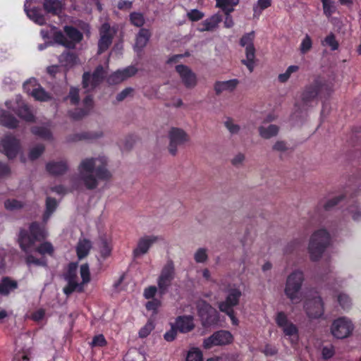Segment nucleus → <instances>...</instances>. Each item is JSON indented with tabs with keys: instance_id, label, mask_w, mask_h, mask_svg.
<instances>
[{
	"instance_id": "1",
	"label": "nucleus",
	"mask_w": 361,
	"mask_h": 361,
	"mask_svg": "<svg viewBox=\"0 0 361 361\" xmlns=\"http://www.w3.org/2000/svg\"><path fill=\"white\" fill-rule=\"evenodd\" d=\"M108 161L104 156L86 158L78 166L79 178L87 190H94L98 180L107 181L111 173L107 169Z\"/></svg>"
},
{
	"instance_id": "2",
	"label": "nucleus",
	"mask_w": 361,
	"mask_h": 361,
	"mask_svg": "<svg viewBox=\"0 0 361 361\" xmlns=\"http://www.w3.org/2000/svg\"><path fill=\"white\" fill-rule=\"evenodd\" d=\"M46 238L44 228L37 221L32 222L29 231L21 228L19 231L18 242L21 250L29 253L37 241H41Z\"/></svg>"
},
{
	"instance_id": "3",
	"label": "nucleus",
	"mask_w": 361,
	"mask_h": 361,
	"mask_svg": "<svg viewBox=\"0 0 361 361\" xmlns=\"http://www.w3.org/2000/svg\"><path fill=\"white\" fill-rule=\"evenodd\" d=\"M331 244V236L326 229L314 231L310 237L308 252L310 259L317 262L320 259L326 249Z\"/></svg>"
},
{
	"instance_id": "4",
	"label": "nucleus",
	"mask_w": 361,
	"mask_h": 361,
	"mask_svg": "<svg viewBox=\"0 0 361 361\" xmlns=\"http://www.w3.org/2000/svg\"><path fill=\"white\" fill-rule=\"evenodd\" d=\"M331 88L328 84L319 78L314 80L312 82L307 85L302 92L301 100L304 105L310 106L311 102L317 99L331 94Z\"/></svg>"
},
{
	"instance_id": "5",
	"label": "nucleus",
	"mask_w": 361,
	"mask_h": 361,
	"mask_svg": "<svg viewBox=\"0 0 361 361\" xmlns=\"http://www.w3.org/2000/svg\"><path fill=\"white\" fill-rule=\"evenodd\" d=\"M304 279L303 272L298 270L292 272L287 277L284 293L294 304H297L301 300L300 291Z\"/></svg>"
},
{
	"instance_id": "6",
	"label": "nucleus",
	"mask_w": 361,
	"mask_h": 361,
	"mask_svg": "<svg viewBox=\"0 0 361 361\" xmlns=\"http://www.w3.org/2000/svg\"><path fill=\"white\" fill-rule=\"evenodd\" d=\"M63 30L70 39L61 30H56L53 34L54 41L68 49H75V44L82 39V34L71 25H66Z\"/></svg>"
},
{
	"instance_id": "7",
	"label": "nucleus",
	"mask_w": 361,
	"mask_h": 361,
	"mask_svg": "<svg viewBox=\"0 0 361 361\" xmlns=\"http://www.w3.org/2000/svg\"><path fill=\"white\" fill-rule=\"evenodd\" d=\"M254 38V32H250L244 35L240 40V44L242 47H245L246 55V59H243L241 62L247 66L250 73L253 71L255 67V48L253 44Z\"/></svg>"
},
{
	"instance_id": "8",
	"label": "nucleus",
	"mask_w": 361,
	"mask_h": 361,
	"mask_svg": "<svg viewBox=\"0 0 361 361\" xmlns=\"http://www.w3.org/2000/svg\"><path fill=\"white\" fill-rule=\"evenodd\" d=\"M175 278V269L173 262H168L163 269L157 279V285L160 295H164L171 286Z\"/></svg>"
},
{
	"instance_id": "9",
	"label": "nucleus",
	"mask_w": 361,
	"mask_h": 361,
	"mask_svg": "<svg viewBox=\"0 0 361 361\" xmlns=\"http://www.w3.org/2000/svg\"><path fill=\"white\" fill-rule=\"evenodd\" d=\"M20 147V140L11 134L5 135L0 142V152L4 153L8 159L16 158Z\"/></svg>"
},
{
	"instance_id": "10",
	"label": "nucleus",
	"mask_w": 361,
	"mask_h": 361,
	"mask_svg": "<svg viewBox=\"0 0 361 361\" xmlns=\"http://www.w3.org/2000/svg\"><path fill=\"white\" fill-rule=\"evenodd\" d=\"M353 329L354 326L350 320L345 317H339L332 323L331 332L336 338L343 339L348 337Z\"/></svg>"
},
{
	"instance_id": "11",
	"label": "nucleus",
	"mask_w": 361,
	"mask_h": 361,
	"mask_svg": "<svg viewBox=\"0 0 361 361\" xmlns=\"http://www.w3.org/2000/svg\"><path fill=\"white\" fill-rule=\"evenodd\" d=\"M275 322L277 326L283 329L285 336H295V339L291 338V343L296 344L298 341V329L295 324L288 321V317L284 312H279L276 314Z\"/></svg>"
},
{
	"instance_id": "12",
	"label": "nucleus",
	"mask_w": 361,
	"mask_h": 361,
	"mask_svg": "<svg viewBox=\"0 0 361 361\" xmlns=\"http://www.w3.org/2000/svg\"><path fill=\"white\" fill-rule=\"evenodd\" d=\"M324 302L320 296L314 297L305 300L304 310L310 319H319L324 312Z\"/></svg>"
},
{
	"instance_id": "13",
	"label": "nucleus",
	"mask_w": 361,
	"mask_h": 361,
	"mask_svg": "<svg viewBox=\"0 0 361 361\" xmlns=\"http://www.w3.org/2000/svg\"><path fill=\"white\" fill-rule=\"evenodd\" d=\"M232 341L233 336L229 331L220 330L204 339L203 347L205 349H210L213 346L229 344Z\"/></svg>"
},
{
	"instance_id": "14",
	"label": "nucleus",
	"mask_w": 361,
	"mask_h": 361,
	"mask_svg": "<svg viewBox=\"0 0 361 361\" xmlns=\"http://www.w3.org/2000/svg\"><path fill=\"white\" fill-rule=\"evenodd\" d=\"M169 151L172 155H176L178 146L184 144L189 139L188 134L183 129L174 127L169 130Z\"/></svg>"
},
{
	"instance_id": "15",
	"label": "nucleus",
	"mask_w": 361,
	"mask_h": 361,
	"mask_svg": "<svg viewBox=\"0 0 361 361\" xmlns=\"http://www.w3.org/2000/svg\"><path fill=\"white\" fill-rule=\"evenodd\" d=\"M104 78V70L102 66H98L93 71L85 72L82 75V87L85 89L90 87L92 90L97 87Z\"/></svg>"
},
{
	"instance_id": "16",
	"label": "nucleus",
	"mask_w": 361,
	"mask_h": 361,
	"mask_svg": "<svg viewBox=\"0 0 361 361\" xmlns=\"http://www.w3.org/2000/svg\"><path fill=\"white\" fill-rule=\"evenodd\" d=\"M100 38L98 42V54H101L106 51L112 44L114 33L108 23L102 25L99 30Z\"/></svg>"
},
{
	"instance_id": "17",
	"label": "nucleus",
	"mask_w": 361,
	"mask_h": 361,
	"mask_svg": "<svg viewBox=\"0 0 361 361\" xmlns=\"http://www.w3.org/2000/svg\"><path fill=\"white\" fill-rule=\"evenodd\" d=\"M176 71L178 73L186 88L192 89L196 86L197 83V75L188 66L183 64L177 65Z\"/></svg>"
},
{
	"instance_id": "18",
	"label": "nucleus",
	"mask_w": 361,
	"mask_h": 361,
	"mask_svg": "<svg viewBox=\"0 0 361 361\" xmlns=\"http://www.w3.org/2000/svg\"><path fill=\"white\" fill-rule=\"evenodd\" d=\"M159 238L156 235H145L140 238L137 242V247L133 251L134 258L148 252L151 246L159 240Z\"/></svg>"
},
{
	"instance_id": "19",
	"label": "nucleus",
	"mask_w": 361,
	"mask_h": 361,
	"mask_svg": "<svg viewBox=\"0 0 361 361\" xmlns=\"http://www.w3.org/2000/svg\"><path fill=\"white\" fill-rule=\"evenodd\" d=\"M241 296V291L238 288L229 290L224 301L219 302V308L221 312H227L233 310V307L238 305Z\"/></svg>"
},
{
	"instance_id": "20",
	"label": "nucleus",
	"mask_w": 361,
	"mask_h": 361,
	"mask_svg": "<svg viewBox=\"0 0 361 361\" xmlns=\"http://www.w3.org/2000/svg\"><path fill=\"white\" fill-rule=\"evenodd\" d=\"M68 169L66 161H51L46 164L47 171L53 176H59L65 174Z\"/></svg>"
},
{
	"instance_id": "21",
	"label": "nucleus",
	"mask_w": 361,
	"mask_h": 361,
	"mask_svg": "<svg viewBox=\"0 0 361 361\" xmlns=\"http://www.w3.org/2000/svg\"><path fill=\"white\" fill-rule=\"evenodd\" d=\"M176 327L181 333H188L195 328L192 316H178L176 319Z\"/></svg>"
},
{
	"instance_id": "22",
	"label": "nucleus",
	"mask_w": 361,
	"mask_h": 361,
	"mask_svg": "<svg viewBox=\"0 0 361 361\" xmlns=\"http://www.w3.org/2000/svg\"><path fill=\"white\" fill-rule=\"evenodd\" d=\"M18 287V282L8 276L3 277L0 281V296H8Z\"/></svg>"
},
{
	"instance_id": "23",
	"label": "nucleus",
	"mask_w": 361,
	"mask_h": 361,
	"mask_svg": "<svg viewBox=\"0 0 361 361\" xmlns=\"http://www.w3.org/2000/svg\"><path fill=\"white\" fill-rule=\"evenodd\" d=\"M221 21L222 15L218 12L202 21V25L203 27L200 28L199 30L200 32L213 31Z\"/></svg>"
},
{
	"instance_id": "24",
	"label": "nucleus",
	"mask_w": 361,
	"mask_h": 361,
	"mask_svg": "<svg viewBox=\"0 0 361 361\" xmlns=\"http://www.w3.org/2000/svg\"><path fill=\"white\" fill-rule=\"evenodd\" d=\"M25 11L28 18L39 25L46 24V18L42 13V9L39 7H33L31 9L27 8L26 4L24 6Z\"/></svg>"
},
{
	"instance_id": "25",
	"label": "nucleus",
	"mask_w": 361,
	"mask_h": 361,
	"mask_svg": "<svg viewBox=\"0 0 361 361\" xmlns=\"http://www.w3.org/2000/svg\"><path fill=\"white\" fill-rule=\"evenodd\" d=\"M239 81L237 79H232L226 81H217L214 84V90L216 94H220L222 92L228 90L233 91Z\"/></svg>"
},
{
	"instance_id": "26",
	"label": "nucleus",
	"mask_w": 361,
	"mask_h": 361,
	"mask_svg": "<svg viewBox=\"0 0 361 361\" xmlns=\"http://www.w3.org/2000/svg\"><path fill=\"white\" fill-rule=\"evenodd\" d=\"M92 248V242L86 238L80 239L77 243L75 251L79 259L86 257Z\"/></svg>"
},
{
	"instance_id": "27",
	"label": "nucleus",
	"mask_w": 361,
	"mask_h": 361,
	"mask_svg": "<svg viewBox=\"0 0 361 361\" xmlns=\"http://www.w3.org/2000/svg\"><path fill=\"white\" fill-rule=\"evenodd\" d=\"M43 8L47 13L58 16L62 11V5L60 0H44Z\"/></svg>"
},
{
	"instance_id": "28",
	"label": "nucleus",
	"mask_w": 361,
	"mask_h": 361,
	"mask_svg": "<svg viewBox=\"0 0 361 361\" xmlns=\"http://www.w3.org/2000/svg\"><path fill=\"white\" fill-rule=\"evenodd\" d=\"M202 324L204 327L217 324L219 322V314L216 309L212 307L209 310V312L201 319Z\"/></svg>"
},
{
	"instance_id": "29",
	"label": "nucleus",
	"mask_w": 361,
	"mask_h": 361,
	"mask_svg": "<svg viewBox=\"0 0 361 361\" xmlns=\"http://www.w3.org/2000/svg\"><path fill=\"white\" fill-rule=\"evenodd\" d=\"M0 124L8 128H16L18 125V121L13 115L7 111H2L0 114Z\"/></svg>"
},
{
	"instance_id": "30",
	"label": "nucleus",
	"mask_w": 361,
	"mask_h": 361,
	"mask_svg": "<svg viewBox=\"0 0 361 361\" xmlns=\"http://www.w3.org/2000/svg\"><path fill=\"white\" fill-rule=\"evenodd\" d=\"M67 285L63 288V293L69 296L73 292L82 293L84 291V285L82 283H78L77 280H66Z\"/></svg>"
},
{
	"instance_id": "31",
	"label": "nucleus",
	"mask_w": 361,
	"mask_h": 361,
	"mask_svg": "<svg viewBox=\"0 0 361 361\" xmlns=\"http://www.w3.org/2000/svg\"><path fill=\"white\" fill-rule=\"evenodd\" d=\"M78 56L73 52L66 51L61 54L59 58L60 63L66 67H72L76 64Z\"/></svg>"
},
{
	"instance_id": "32",
	"label": "nucleus",
	"mask_w": 361,
	"mask_h": 361,
	"mask_svg": "<svg viewBox=\"0 0 361 361\" xmlns=\"http://www.w3.org/2000/svg\"><path fill=\"white\" fill-rule=\"evenodd\" d=\"M151 36V33L149 30L142 28L139 31L135 40V47L140 49H143L147 44Z\"/></svg>"
},
{
	"instance_id": "33",
	"label": "nucleus",
	"mask_w": 361,
	"mask_h": 361,
	"mask_svg": "<svg viewBox=\"0 0 361 361\" xmlns=\"http://www.w3.org/2000/svg\"><path fill=\"white\" fill-rule=\"evenodd\" d=\"M30 94L37 101L48 102L52 99L51 94L47 92L42 86L38 85L37 87L34 88Z\"/></svg>"
},
{
	"instance_id": "34",
	"label": "nucleus",
	"mask_w": 361,
	"mask_h": 361,
	"mask_svg": "<svg viewBox=\"0 0 361 361\" xmlns=\"http://www.w3.org/2000/svg\"><path fill=\"white\" fill-rule=\"evenodd\" d=\"M31 132L33 135L46 140H50L53 137L51 130L45 126H33Z\"/></svg>"
},
{
	"instance_id": "35",
	"label": "nucleus",
	"mask_w": 361,
	"mask_h": 361,
	"mask_svg": "<svg viewBox=\"0 0 361 361\" xmlns=\"http://www.w3.org/2000/svg\"><path fill=\"white\" fill-rule=\"evenodd\" d=\"M239 3V0H216V7L222 11L233 12L234 7Z\"/></svg>"
},
{
	"instance_id": "36",
	"label": "nucleus",
	"mask_w": 361,
	"mask_h": 361,
	"mask_svg": "<svg viewBox=\"0 0 361 361\" xmlns=\"http://www.w3.org/2000/svg\"><path fill=\"white\" fill-rule=\"evenodd\" d=\"M259 133L262 137L269 139L278 134L279 127L273 124L269 125L267 128L260 126L259 128Z\"/></svg>"
},
{
	"instance_id": "37",
	"label": "nucleus",
	"mask_w": 361,
	"mask_h": 361,
	"mask_svg": "<svg viewBox=\"0 0 361 361\" xmlns=\"http://www.w3.org/2000/svg\"><path fill=\"white\" fill-rule=\"evenodd\" d=\"M17 114L20 118L26 121L32 122L35 121V116L27 105L24 104L19 106Z\"/></svg>"
},
{
	"instance_id": "38",
	"label": "nucleus",
	"mask_w": 361,
	"mask_h": 361,
	"mask_svg": "<svg viewBox=\"0 0 361 361\" xmlns=\"http://www.w3.org/2000/svg\"><path fill=\"white\" fill-rule=\"evenodd\" d=\"M344 197H345V195H341L338 197H335L334 198L328 200L324 203H322L321 202L318 206L317 209H319V207H322L324 211H330L335 206H336L338 204V202H341Z\"/></svg>"
},
{
	"instance_id": "39",
	"label": "nucleus",
	"mask_w": 361,
	"mask_h": 361,
	"mask_svg": "<svg viewBox=\"0 0 361 361\" xmlns=\"http://www.w3.org/2000/svg\"><path fill=\"white\" fill-rule=\"evenodd\" d=\"M99 248H100V254H101V256L104 258V259H106L108 257L110 256L111 253V243H110V241L106 238L105 237H101L100 238V246H99Z\"/></svg>"
},
{
	"instance_id": "40",
	"label": "nucleus",
	"mask_w": 361,
	"mask_h": 361,
	"mask_svg": "<svg viewBox=\"0 0 361 361\" xmlns=\"http://www.w3.org/2000/svg\"><path fill=\"white\" fill-rule=\"evenodd\" d=\"M304 247L302 240L300 239L295 240L290 243L288 244L285 249V254H293L298 253V251L302 250Z\"/></svg>"
},
{
	"instance_id": "41",
	"label": "nucleus",
	"mask_w": 361,
	"mask_h": 361,
	"mask_svg": "<svg viewBox=\"0 0 361 361\" xmlns=\"http://www.w3.org/2000/svg\"><path fill=\"white\" fill-rule=\"evenodd\" d=\"M212 306L206 300L200 299L196 302V307L200 318L204 317Z\"/></svg>"
},
{
	"instance_id": "42",
	"label": "nucleus",
	"mask_w": 361,
	"mask_h": 361,
	"mask_svg": "<svg viewBox=\"0 0 361 361\" xmlns=\"http://www.w3.org/2000/svg\"><path fill=\"white\" fill-rule=\"evenodd\" d=\"M322 3L324 14L327 17H331L336 11L335 2L331 0H323Z\"/></svg>"
},
{
	"instance_id": "43",
	"label": "nucleus",
	"mask_w": 361,
	"mask_h": 361,
	"mask_svg": "<svg viewBox=\"0 0 361 361\" xmlns=\"http://www.w3.org/2000/svg\"><path fill=\"white\" fill-rule=\"evenodd\" d=\"M77 262H70L68 265V269L64 275L65 280H77Z\"/></svg>"
},
{
	"instance_id": "44",
	"label": "nucleus",
	"mask_w": 361,
	"mask_h": 361,
	"mask_svg": "<svg viewBox=\"0 0 361 361\" xmlns=\"http://www.w3.org/2000/svg\"><path fill=\"white\" fill-rule=\"evenodd\" d=\"M299 70V66L293 65L290 66L285 73H281L278 76V80L280 82L284 83L288 80L292 73L297 72Z\"/></svg>"
},
{
	"instance_id": "45",
	"label": "nucleus",
	"mask_w": 361,
	"mask_h": 361,
	"mask_svg": "<svg viewBox=\"0 0 361 361\" xmlns=\"http://www.w3.org/2000/svg\"><path fill=\"white\" fill-rule=\"evenodd\" d=\"M65 100H70L72 105H76L79 103V89L77 87H71L67 97L64 98Z\"/></svg>"
},
{
	"instance_id": "46",
	"label": "nucleus",
	"mask_w": 361,
	"mask_h": 361,
	"mask_svg": "<svg viewBox=\"0 0 361 361\" xmlns=\"http://www.w3.org/2000/svg\"><path fill=\"white\" fill-rule=\"evenodd\" d=\"M323 44L330 47L332 51L337 50L339 47V44L336 39V36L332 32H331L324 38Z\"/></svg>"
},
{
	"instance_id": "47",
	"label": "nucleus",
	"mask_w": 361,
	"mask_h": 361,
	"mask_svg": "<svg viewBox=\"0 0 361 361\" xmlns=\"http://www.w3.org/2000/svg\"><path fill=\"white\" fill-rule=\"evenodd\" d=\"M102 135V133H98L92 132H84L82 133L75 134L74 135V140H94L101 137Z\"/></svg>"
},
{
	"instance_id": "48",
	"label": "nucleus",
	"mask_w": 361,
	"mask_h": 361,
	"mask_svg": "<svg viewBox=\"0 0 361 361\" xmlns=\"http://www.w3.org/2000/svg\"><path fill=\"white\" fill-rule=\"evenodd\" d=\"M36 251L41 255L48 254L49 255H52L54 254V250L51 243L44 242L41 243L36 248Z\"/></svg>"
},
{
	"instance_id": "49",
	"label": "nucleus",
	"mask_w": 361,
	"mask_h": 361,
	"mask_svg": "<svg viewBox=\"0 0 361 361\" xmlns=\"http://www.w3.org/2000/svg\"><path fill=\"white\" fill-rule=\"evenodd\" d=\"M130 23L136 27H142L145 23L143 15L140 13L133 12L130 14Z\"/></svg>"
},
{
	"instance_id": "50",
	"label": "nucleus",
	"mask_w": 361,
	"mask_h": 361,
	"mask_svg": "<svg viewBox=\"0 0 361 361\" xmlns=\"http://www.w3.org/2000/svg\"><path fill=\"white\" fill-rule=\"evenodd\" d=\"M25 263L28 267L31 264L37 266L47 267V260L45 259H37L32 255H27L25 257Z\"/></svg>"
},
{
	"instance_id": "51",
	"label": "nucleus",
	"mask_w": 361,
	"mask_h": 361,
	"mask_svg": "<svg viewBox=\"0 0 361 361\" xmlns=\"http://www.w3.org/2000/svg\"><path fill=\"white\" fill-rule=\"evenodd\" d=\"M45 147L44 145H38L33 148H32L29 152V159L32 161H34L38 159L44 152Z\"/></svg>"
},
{
	"instance_id": "52",
	"label": "nucleus",
	"mask_w": 361,
	"mask_h": 361,
	"mask_svg": "<svg viewBox=\"0 0 361 361\" xmlns=\"http://www.w3.org/2000/svg\"><path fill=\"white\" fill-rule=\"evenodd\" d=\"M312 47V40L311 37L306 35L304 39L302 40V42L300 46V51L301 54H305L308 51H310V49Z\"/></svg>"
},
{
	"instance_id": "53",
	"label": "nucleus",
	"mask_w": 361,
	"mask_h": 361,
	"mask_svg": "<svg viewBox=\"0 0 361 361\" xmlns=\"http://www.w3.org/2000/svg\"><path fill=\"white\" fill-rule=\"evenodd\" d=\"M80 276L82 278V283L83 285L89 283L90 281V272L89 265L86 264H83L80 266Z\"/></svg>"
},
{
	"instance_id": "54",
	"label": "nucleus",
	"mask_w": 361,
	"mask_h": 361,
	"mask_svg": "<svg viewBox=\"0 0 361 361\" xmlns=\"http://www.w3.org/2000/svg\"><path fill=\"white\" fill-rule=\"evenodd\" d=\"M347 211L349 214H352L354 221H361V209L357 202H354L350 205L347 209Z\"/></svg>"
},
{
	"instance_id": "55",
	"label": "nucleus",
	"mask_w": 361,
	"mask_h": 361,
	"mask_svg": "<svg viewBox=\"0 0 361 361\" xmlns=\"http://www.w3.org/2000/svg\"><path fill=\"white\" fill-rule=\"evenodd\" d=\"M154 329V324L152 320H148L145 325L139 331V336L142 338L147 337Z\"/></svg>"
},
{
	"instance_id": "56",
	"label": "nucleus",
	"mask_w": 361,
	"mask_h": 361,
	"mask_svg": "<svg viewBox=\"0 0 361 361\" xmlns=\"http://www.w3.org/2000/svg\"><path fill=\"white\" fill-rule=\"evenodd\" d=\"M89 113L84 109H75L73 111H70L68 112L69 116L73 118L75 121H78L82 119L83 117H85L86 115H87Z\"/></svg>"
},
{
	"instance_id": "57",
	"label": "nucleus",
	"mask_w": 361,
	"mask_h": 361,
	"mask_svg": "<svg viewBox=\"0 0 361 361\" xmlns=\"http://www.w3.org/2000/svg\"><path fill=\"white\" fill-rule=\"evenodd\" d=\"M161 300L157 298H153L148 301L146 305V309L149 311H152L154 314H157L158 309L161 306Z\"/></svg>"
},
{
	"instance_id": "58",
	"label": "nucleus",
	"mask_w": 361,
	"mask_h": 361,
	"mask_svg": "<svg viewBox=\"0 0 361 361\" xmlns=\"http://www.w3.org/2000/svg\"><path fill=\"white\" fill-rule=\"evenodd\" d=\"M5 208L8 210L19 209L23 207V204L17 200H7L4 202Z\"/></svg>"
},
{
	"instance_id": "59",
	"label": "nucleus",
	"mask_w": 361,
	"mask_h": 361,
	"mask_svg": "<svg viewBox=\"0 0 361 361\" xmlns=\"http://www.w3.org/2000/svg\"><path fill=\"white\" fill-rule=\"evenodd\" d=\"M338 302L341 307L345 310H348L350 307L351 300L350 298L345 294H339L338 296Z\"/></svg>"
},
{
	"instance_id": "60",
	"label": "nucleus",
	"mask_w": 361,
	"mask_h": 361,
	"mask_svg": "<svg viewBox=\"0 0 361 361\" xmlns=\"http://www.w3.org/2000/svg\"><path fill=\"white\" fill-rule=\"evenodd\" d=\"M188 19L192 22H196L201 20L204 14L198 9H192L187 13Z\"/></svg>"
},
{
	"instance_id": "61",
	"label": "nucleus",
	"mask_w": 361,
	"mask_h": 361,
	"mask_svg": "<svg viewBox=\"0 0 361 361\" xmlns=\"http://www.w3.org/2000/svg\"><path fill=\"white\" fill-rule=\"evenodd\" d=\"M125 80L123 75L121 74V70H118L112 73L108 78V82L110 84H118Z\"/></svg>"
},
{
	"instance_id": "62",
	"label": "nucleus",
	"mask_w": 361,
	"mask_h": 361,
	"mask_svg": "<svg viewBox=\"0 0 361 361\" xmlns=\"http://www.w3.org/2000/svg\"><path fill=\"white\" fill-rule=\"evenodd\" d=\"M107 342L103 334L94 336L90 343L92 347H104L106 345Z\"/></svg>"
},
{
	"instance_id": "63",
	"label": "nucleus",
	"mask_w": 361,
	"mask_h": 361,
	"mask_svg": "<svg viewBox=\"0 0 361 361\" xmlns=\"http://www.w3.org/2000/svg\"><path fill=\"white\" fill-rule=\"evenodd\" d=\"M185 361H202V353L199 350L189 351Z\"/></svg>"
},
{
	"instance_id": "64",
	"label": "nucleus",
	"mask_w": 361,
	"mask_h": 361,
	"mask_svg": "<svg viewBox=\"0 0 361 361\" xmlns=\"http://www.w3.org/2000/svg\"><path fill=\"white\" fill-rule=\"evenodd\" d=\"M57 207V202L55 198L48 197L46 200V210L47 213H54Z\"/></svg>"
}]
</instances>
